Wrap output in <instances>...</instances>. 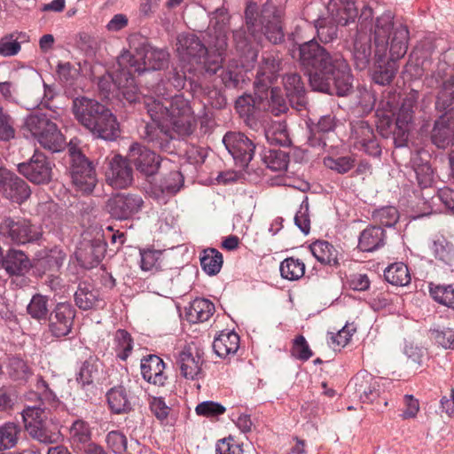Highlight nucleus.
Returning a JSON list of instances; mask_svg holds the SVG:
<instances>
[{
    "label": "nucleus",
    "mask_w": 454,
    "mask_h": 454,
    "mask_svg": "<svg viewBox=\"0 0 454 454\" xmlns=\"http://www.w3.org/2000/svg\"><path fill=\"white\" fill-rule=\"evenodd\" d=\"M239 348V336L234 332H222L215 338L213 348L215 354L222 358H226L237 353Z\"/></svg>",
    "instance_id": "nucleus-33"
},
{
    "label": "nucleus",
    "mask_w": 454,
    "mask_h": 454,
    "mask_svg": "<svg viewBox=\"0 0 454 454\" xmlns=\"http://www.w3.org/2000/svg\"><path fill=\"white\" fill-rule=\"evenodd\" d=\"M21 34L17 36L15 34H11L0 39V55L4 57H12L19 53L20 51V43L18 39Z\"/></svg>",
    "instance_id": "nucleus-60"
},
{
    "label": "nucleus",
    "mask_w": 454,
    "mask_h": 454,
    "mask_svg": "<svg viewBox=\"0 0 454 454\" xmlns=\"http://www.w3.org/2000/svg\"><path fill=\"white\" fill-rule=\"evenodd\" d=\"M264 109L270 111L274 115H279L288 109L286 100L278 88H271L270 99L266 102L264 101Z\"/></svg>",
    "instance_id": "nucleus-53"
},
{
    "label": "nucleus",
    "mask_w": 454,
    "mask_h": 454,
    "mask_svg": "<svg viewBox=\"0 0 454 454\" xmlns=\"http://www.w3.org/2000/svg\"><path fill=\"white\" fill-rule=\"evenodd\" d=\"M107 401L115 413L127 412L131 409L126 389L123 387H113L107 393Z\"/></svg>",
    "instance_id": "nucleus-41"
},
{
    "label": "nucleus",
    "mask_w": 454,
    "mask_h": 454,
    "mask_svg": "<svg viewBox=\"0 0 454 454\" xmlns=\"http://www.w3.org/2000/svg\"><path fill=\"white\" fill-rule=\"evenodd\" d=\"M431 141L439 149H446L454 144V119L441 115L434 121Z\"/></svg>",
    "instance_id": "nucleus-28"
},
{
    "label": "nucleus",
    "mask_w": 454,
    "mask_h": 454,
    "mask_svg": "<svg viewBox=\"0 0 454 454\" xmlns=\"http://www.w3.org/2000/svg\"><path fill=\"white\" fill-rule=\"evenodd\" d=\"M390 11L377 16L373 27L374 59L373 81L380 85L392 82L397 72L396 61L407 52L409 30L406 25L394 20Z\"/></svg>",
    "instance_id": "nucleus-2"
},
{
    "label": "nucleus",
    "mask_w": 454,
    "mask_h": 454,
    "mask_svg": "<svg viewBox=\"0 0 454 454\" xmlns=\"http://www.w3.org/2000/svg\"><path fill=\"white\" fill-rule=\"evenodd\" d=\"M26 429L32 438L45 444L58 442L61 438V434L57 427L53 430H50L47 428L45 421L39 424L27 423Z\"/></svg>",
    "instance_id": "nucleus-38"
},
{
    "label": "nucleus",
    "mask_w": 454,
    "mask_h": 454,
    "mask_svg": "<svg viewBox=\"0 0 454 454\" xmlns=\"http://www.w3.org/2000/svg\"><path fill=\"white\" fill-rule=\"evenodd\" d=\"M223 143L239 167L245 168L252 160L255 145L244 134L229 132L223 137Z\"/></svg>",
    "instance_id": "nucleus-13"
},
{
    "label": "nucleus",
    "mask_w": 454,
    "mask_h": 454,
    "mask_svg": "<svg viewBox=\"0 0 454 454\" xmlns=\"http://www.w3.org/2000/svg\"><path fill=\"white\" fill-rule=\"evenodd\" d=\"M414 108V100L406 98L396 114H394L391 106L389 110H377L378 129L383 137L392 135L396 147L405 146L408 142L413 124Z\"/></svg>",
    "instance_id": "nucleus-5"
},
{
    "label": "nucleus",
    "mask_w": 454,
    "mask_h": 454,
    "mask_svg": "<svg viewBox=\"0 0 454 454\" xmlns=\"http://www.w3.org/2000/svg\"><path fill=\"white\" fill-rule=\"evenodd\" d=\"M106 180L111 186L117 189L129 186L133 181V170L128 160L120 155L113 157L109 161Z\"/></svg>",
    "instance_id": "nucleus-24"
},
{
    "label": "nucleus",
    "mask_w": 454,
    "mask_h": 454,
    "mask_svg": "<svg viewBox=\"0 0 454 454\" xmlns=\"http://www.w3.org/2000/svg\"><path fill=\"white\" fill-rule=\"evenodd\" d=\"M105 106L95 99L79 97L73 100L72 111L77 121L88 129L95 123L94 120L100 115Z\"/></svg>",
    "instance_id": "nucleus-23"
},
{
    "label": "nucleus",
    "mask_w": 454,
    "mask_h": 454,
    "mask_svg": "<svg viewBox=\"0 0 454 454\" xmlns=\"http://www.w3.org/2000/svg\"><path fill=\"white\" fill-rule=\"evenodd\" d=\"M279 270L282 278L294 281L303 277L305 273V265L299 259L289 257L280 263Z\"/></svg>",
    "instance_id": "nucleus-46"
},
{
    "label": "nucleus",
    "mask_w": 454,
    "mask_h": 454,
    "mask_svg": "<svg viewBox=\"0 0 454 454\" xmlns=\"http://www.w3.org/2000/svg\"><path fill=\"white\" fill-rule=\"evenodd\" d=\"M310 251L315 258L323 264H336L337 251L327 241H317L310 246Z\"/></svg>",
    "instance_id": "nucleus-44"
},
{
    "label": "nucleus",
    "mask_w": 454,
    "mask_h": 454,
    "mask_svg": "<svg viewBox=\"0 0 454 454\" xmlns=\"http://www.w3.org/2000/svg\"><path fill=\"white\" fill-rule=\"evenodd\" d=\"M70 439L74 443H88L91 440V428L83 419H75L69 428Z\"/></svg>",
    "instance_id": "nucleus-47"
},
{
    "label": "nucleus",
    "mask_w": 454,
    "mask_h": 454,
    "mask_svg": "<svg viewBox=\"0 0 454 454\" xmlns=\"http://www.w3.org/2000/svg\"><path fill=\"white\" fill-rule=\"evenodd\" d=\"M430 338L444 348H450L454 344V330L451 328L432 329Z\"/></svg>",
    "instance_id": "nucleus-62"
},
{
    "label": "nucleus",
    "mask_w": 454,
    "mask_h": 454,
    "mask_svg": "<svg viewBox=\"0 0 454 454\" xmlns=\"http://www.w3.org/2000/svg\"><path fill=\"white\" fill-rule=\"evenodd\" d=\"M372 16V8L364 7L360 16V27L354 42L353 59L356 67L359 70L365 69L372 59L371 40L368 35L363 32L366 27L364 21Z\"/></svg>",
    "instance_id": "nucleus-14"
},
{
    "label": "nucleus",
    "mask_w": 454,
    "mask_h": 454,
    "mask_svg": "<svg viewBox=\"0 0 454 454\" xmlns=\"http://www.w3.org/2000/svg\"><path fill=\"white\" fill-rule=\"evenodd\" d=\"M129 160L145 176L154 175L160 167V157L138 144H133L129 152Z\"/></svg>",
    "instance_id": "nucleus-22"
},
{
    "label": "nucleus",
    "mask_w": 454,
    "mask_h": 454,
    "mask_svg": "<svg viewBox=\"0 0 454 454\" xmlns=\"http://www.w3.org/2000/svg\"><path fill=\"white\" fill-rule=\"evenodd\" d=\"M75 310L67 302L58 303L50 317L49 329L53 336L61 338L72 330Z\"/></svg>",
    "instance_id": "nucleus-19"
},
{
    "label": "nucleus",
    "mask_w": 454,
    "mask_h": 454,
    "mask_svg": "<svg viewBox=\"0 0 454 454\" xmlns=\"http://www.w3.org/2000/svg\"><path fill=\"white\" fill-rule=\"evenodd\" d=\"M264 162L273 171H284L288 166V154L281 150H270L264 155Z\"/></svg>",
    "instance_id": "nucleus-52"
},
{
    "label": "nucleus",
    "mask_w": 454,
    "mask_h": 454,
    "mask_svg": "<svg viewBox=\"0 0 454 454\" xmlns=\"http://www.w3.org/2000/svg\"><path fill=\"white\" fill-rule=\"evenodd\" d=\"M39 229L23 217L5 216L0 222V238L6 242L24 245L38 240Z\"/></svg>",
    "instance_id": "nucleus-11"
},
{
    "label": "nucleus",
    "mask_w": 454,
    "mask_h": 454,
    "mask_svg": "<svg viewBox=\"0 0 454 454\" xmlns=\"http://www.w3.org/2000/svg\"><path fill=\"white\" fill-rule=\"evenodd\" d=\"M20 432V427L13 422L0 427V451L14 447Z\"/></svg>",
    "instance_id": "nucleus-50"
},
{
    "label": "nucleus",
    "mask_w": 454,
    "mask_h": 454,
    "mask_svg": "<svg viewBox=\"0 0 454 454\" xmlns=\"http://www.w3.org/2000/svg\"><path fill=\"white\" fill-rule=\"evenodd\" d=\"M223 262L222 254L215 248L204 250L200 257L201 267L209 276L216 275L220 271Z\"/></svg>",
    "instance_id": "nucleus-45"
},
{
    "label": "nucleus",
    "mask_w": 454,
    "mask_h": 454,
    "mask_svg": "<svg viewBox=\"0 0 454 454\" xmlns=\"http://www.w3.org/2000/svg\"><path fill=\"white\" fill-rule=\"evenodd\" d=\"M429 291L435 301L454 309V288L452 286H431Z\"/></svg>",
    "instance_id": "nucleus-54"
},
{
    "label": "nucleus",
    "mask_w": 454,
    "mask_h": 454,
    "mask_svg": "<svg viewBox=\"0 0 454 454\" xmlns=\"http://www.w3.org/2000/svg\"><path fill=\"white\" fill-rule=\"evenodd\" d=\"M30 267L27 256L20 250L11 249L5 257L0 260V268H4L10 275H20Z\"/></svg>",
    "instance_id": "nucleus-32"
},
{
    "label": "nucleus",
    "mask_w": 454,
    "mask_h": 454,
    "mask_svg": "<svg viewBox=\"0 0 454 454\" xmlns=\"http://www.w3.org/2000/svg\"><path fill=\"white\" fill-rule=\"evenodd\" d=\"M106 442L115 454H124L127 451V438L119 431H111L106 435Z\"/></svg>",
    "instance_id": "nucleus-63"
},
{
    "label": "nucleus",
    "mask_w": 454,
    "mask_h": 454,
    "mask_svg": "<svg viewBox=\"0 0 454 454\" xmlns=\"http://www.w3.org/2000/svg\"><path fill=\"white\" fill-rule=\"evenodd\" d=\"M412 168L416 175L418 184L421 188L430 187L434 182V171L427 160H422L416 154L411 159Z\"/></svg>",
    "instance_id": "nucleus-42"
},
{
    "label": "nucleus",
    "mask_w": 454,
    "mask_h": 454,
    "mask_svg": "<svg viewBox=\"0 0 454 454\" xmlns=\"http://www.w3.org/2000/svg\"><path fill=\"white\" fill-rule=\"evenodd\" d=\"M266 37L273 43H280L284 38L280 12L271 3L259 6L249 2L245 10V27L233 31V42L236 49L242 54L252 53L254 43H259Z\"/></svg>",
    "instance_id": "nucleus-4"
},
{
    "label": "nucleus",
    "mask_w": 454,
    "mask_h": 454,
    "mask_svg": "<svg viewBox=\"0 0 454 454\" xmlns=\"http://www.w3.org/2000/svg\"><path fill=\"white\" fill-rule=\"evenodd\" d=\"M329 17L336 24L346 26L357 16L355 3L351 0H330L327 5Z\"/></svg>",
    "instance_id": "nucleus-30"
},
{
    "label": "nucleus",
    "mask_w": 454,
    "mask_h": 454,
    "mask_svg": "<svg viewBox=\"0 0 454 454\" xmlns=\"http://www.w3.org/2000/svg\"><path fill=\"white\" fill-rule=\"evenodd\" d=\"M327 168L344 174L349 171L354 166V160L349 156L339 157L337 159L327 158L325 160Z\"/></svg>",
    "instance_id": "nucleus-64"
},
{
    "label": "nucleus",
    "mask_w": 454,
    "mask_h": 454,
    "mask_svg": "<svg viewBox=\"0 0 454 454\" xmlns=\"http://www.w3.org/2000/svg\"><path fill=\"white\" fill-rule=\"evenodd\" d=\"M68 151L72 164L70 175L72 184L76 191L83 193H90L98 182L97 175L91 162L70 143Z\"/></svg>",
    "instance_id": "nucleus-12"
},
{
    "label": "nucleus",
    "mask_w": 454,
    "mask_h": 454,
    "mask_svg": "<svg viewBox=\"0 0 454 454\" xmlns=\"http://www.w3.org/2000/svg\"><path fill=\"white\" fill-rule=\"evenodd\" d=\"M280 64L281 60L278 54L270 52L262 56L254 82L257 93L263 92L268 85L278 77Z\"/></svg>",
    "instance_id": "nucleus-27"
},
{
    "label": "nucleus",
    "mask_w": 454,
    "mask_h": 454,
    "mask_svg": "<svg viewBox=\"0 0 454 454\" xmlns=\"http://www.w3.org/2000/svg\"><path fill=\"white\" fill-rule=\"evenodd\" d=\"M266 138L270 144L280 146H287L291 144L285 122L272 124L266 131Z\"/></svg>",
    "instance_id": "nucleus-49"
},
{
    "label": "nucleus",
    "mask_w": 454,
    "mask_h": 454,
    "mask_svg": "<svg viewBox=\"0 0 454 454\" xmlns=\"http://www.w3.org/2000/svg\"><path fill=\"white\" fill-rule=\"evenodd\" d=\"M235 108L241 117L249 121L257 110L265 108V103L261 95H258L257 98L244 95L236 100Z\"/></svg>",
    "instance_id": "nucleus-37"
},
{
    "label": "nucleus",
    "mask_w": 454,
    "mask_h": 454,
    "mask_svg": "<svg viewBox=\"0 0 454 454\" xmlns=\"http://www.w3.org/2000/svg\"><path fill=\"white\" fill-rule=\"evenodd\" d=\"M15 137L14 121L10 114L0 106V139L9 141Z\"/></svg>",
    "instance_id": "nucleus-61"
},
{
    "label": "nucleus",
    "mask_w": 454,
    "mask_h": 454,
    "mask_svg": "<svg viewBox=\"0 0 454 454\" xmlns=\"http://www.w3.org/2000/svg\"><path fill=\"white\" fill-rule=\"evenodd\" d=\"M398 211L394 207H385L375 210L372 214V218L382 226L392 227L398 221Z\"/></svg>",
    "instance_id": "nucleus-57"
},
{
    "label": "nucleus",
    "mask_w": 454,
    "mask_h": 454,
    "mask_svg": "<svg viewBox=\"0 0 454 454\" xmlns=\"http://www.w3.org/2000/svg\"><path fill=\"white\" fill-rule=\"evenodd\" d=\"M435 259L447 265H454V245L442 235L434 236L429 245Z\"/></svg>",
    "instance_id": "nucleus-35"
},
{
    "label": "nucleus",
    "mask_w": 454,
    "mask_h": 454,
    "mask_svg": "<svg viewBox=\"0 0 454 454\" xmlns=\"http://www.w3.org/2000/svg\"><path fill=\"white\" fill-rule=\"evenodd\" d=\"M48 301L41 294L34 295L27 305V313L35 319L45 318L48 314Z\"/></svg>",
    "instance_id": "nucleus-56"
},
{
    "label": "nucleus",
    "mask_w": 454,
    "mask_h": 454,
    "mask_svg": "<svg viewBox=\"0 0 454 454\" xmlns=\"http://www.w3.org/2000/svg\"><path fill=\"white\" fill-rule=\"evenodd\" d=\"M114 345L117 356L121 360H126L133 348V341L130 334L125 330H118L114 335Z\"/></svg>",
    "instance_id": "nucleus-51"
},
{
    "label": "nucleus",
    "mask_w": 454,
    "mask_h": 454,
    "mask_svg": "<svg viewBox=\"0 0 454 454\" xmlns=\"http://www.w3.org/2000/svg\"><path fill=\"white\" fill-rule=\"evenodd\" d=\"M114 82L118 85L121 90L123 98L129 102H136L138 100V96L136 92V88L133 87V74H129L128 69L119 67L118 74L113 78Z\"/></svg>",
    "instance_id": "nucleus-40"
},
{
    "label": "nucleus",
    "mask_w": 454,
    "mask_h": 454,
    "mask_svg": "<svg viewBox=\"0 0 454 454\" xmlns=\"http://www.w3.org/2000/svg\"><path fill=\"white\" fill-rule=\"evenodd\" d=\"M215 311V305L207 299L197 298L186 309V318L192 324L207 321Z\"/></svg>",
    "instance_id": "nucleus-34"
},
{
    "label": "nucleus",
    "mask_w": 454,
    "mask_h": 454,
    "mask_svg": "<svg viewBox=\"0 0 454 454\" xmlns=\"http://www.w3.org/2000/svg\"><path fill=\"white\" fill-rule=\"evenodd\" d=\"M164 129L169 126L180 136H189L196 125V119L190 102L182 95H176L168 99V111L166 113Z\"/></svg>",
    "instance_id": "nucleus-10"
},
{
    "label": "nucleus",
    "mask_w": 454,
    "mask_h": 454,
    "mask_svg": "<svg viewBox=\"0 0 454 454\" xmlns=\"http://www.w3.org/2000/svg\"><path fill=\"white\" fill-rule=\"evenodd\" d=\"M76 305L84 310L94 308L98 301V291L88 283H81L74 294Z\"/></svg>",
    "instance_id": "nucleus-39"
},
{
    "label": "nucleus",
    "mask_w": 454,
    "mask_h": 454,
    "mask_svg": "<svg viewBox=\"0 0 454 454\" xmlns=\"http://www.w3.org/2000/svg\"><path fill=\"white\" fill-rule=\"evenodd\" d=\"M55 118L53 115L35 113L29 114L24 122L25 129L29 131L43 148L52 153L60 152L66 146L63 134L51 120Z\"/></svg>",
    "instance_id": "nucleus-7"
},
{
    "label": "nucleus",
    "mask_w": 454,
    "mask_h": 454,
    "mask_svg": "<svg viewBox=\"0 0 454 454\" xmlns=\"http://www.w3.org/2000/svg\"><path fill=\"white\" fill-rule=\"evenodd\" d=\"M169 53L164 49L154 48L150 44L143 43L130 51H123L117 59L118 67L128 69L131 74H142L146 71L161 70L168 67Z\"/></svg>",
    "instance_id": "nucleus-6"
},
{
    "label": "nucleus",
    "mask_w": 454,
    "mask_h": 454,
    "mask_svg": "<svg viewBox=\"0 0 454 454\" xmlns=\"http://www.w3.org/2000/svg\"><path fill=\"white\" fill-rule=\"evenodd\" d=\"M299 61L309 73L314 90L346 96L352 89L350 68L339 54L331 55L315 40L299 46Z\"/></svg>",
    "instance_id": "nucleus-1"
},
{
    "label": "nucleus",
    "mask_w": 454,
    "mask_h": 454,
    "mask_svg": "<svg viewBox=\"0 0 454 454\" xmlns=\"http://www.w3.org/2000/svg\"><path fill=\"white\" fill-rule=\"evenodd\" d=\"M106 245L101 238L84 239L77 248L75 255L81 265L90 269L96 267L104 258Z\"/></svg>",
    "instance_id": "nucleus-25"
},
{
    "label": "nucleus",
    "mask_w": 454,
    "mask_h": 454,
    "mask_svg": "<svg viewBox=\"0 0 454 454\" xmlns=\"http://www.w3.org/2000/svg\"><path fill=\"white\" fill-rule=\"evenodd\" d=\"M98 361L94 358L86 360L81 366L77 374V381L82 386L90 385L93 382L98 373Z\"/></svg>",
    "instance_id": "nucleus-55"
},
{
    "label": "nucleus",
    "mask_w": 454,
    "mask_h": 454,
    "mask_svg": "<svg viewBox=\"0 0 454 454\" xmlns=\"http://www.w3.org/2000/svg\"><path fill=\"white\" fill-rule=\"evenodd\" d=\"M283 83L291 105L301 111L307 104L305 87L301 75L296 73L287 74L283 78Z\"/></svg>",
    "instance_id": "nucleus-29"
},
{
    "label": "nucleus",
    "mask_w": 454,
    "mask_h": 454,
    "mask_svg": "<svg viewBox=\"0 0 454 454\" xmlns=\"http://www.w3.org/2000/svg\"><path fill=\"white\" fill-rule=\"evenodd\" d=\"M385 233L381 227L372 226L364 230L358 241V247L364 252H372L384 244Z\"/></svg>",
    "instance_id": "nucleus-36"
},
{
    "label": "nucleus",
    "mask_w": 454,
    "mask_h": 454,
    "mask_svg": "<svg viewBox=\"0 0 454 454\" xmlns=\"http://www.w3.org/2000/svg\"><path fill=\"white\" fill-rule=\"evenodd\" d=\"M202 353L193 347L184 348L178 355L177 364L181 374L187 380H195L202 373Z\"/></svg>",
    "instance_id": "nucleus-26"
},
{
    "label": "nucleus",
    "mask_w": 454,
    "mask_h": 454,
    "mask_svg": "<svg viewBox=\"0 0 454 454\" xmlns=\"http://www.w3.org/2000/svg\"><path fill=\"white\" fill-rule=\"evenodd\" d=\"M183 181V176L180 172L171 171L160 182V188L164 193L175 194L179 191Z\"/></svg>",
    "instance_id": "nucleus-59"
},
{
    "label": "nucleus",
    "mask_w": 454,
    "mask_h": 454,
    "mask_svg": "<svg viewBox=\"0 0 454 454\" xmlns=\"http://www.w3.org/2000/svg\"><path fill=\"white\" fill-rule=\"evenodd\" d=\"M347 391L353 399L372 403L380 395L379 380L367 372H360L351 380Z\"/></svg>",
    "instance_id": "nucleus-15"
},
{
    "label": "nucleus",
    "mask_w": 454,
    "mask_h": 454,
    "mask_svg": "<svg viewBox=\"0 0 454 454\" xmlns=\"http://www.w3.org/2000/svg\"><path fill=\"white\" fill-rule=\"evenodd\" d=\"M384 277L393 286H403L411 281L408 267L403 262L389 265L384 271Z\"/></svg>",
    "instance_id": "nucleus-43"
},
{
    "label": "nucleus",
    "mask_w": 454,
    "mask_h": 454,
    "mask_svg": "<svg viewBox=\"0 0 454 454\" xmlns=\"http://www.w3.org/2000/svg\"><path fill=\"white\" fill-rule=\"evenodd\" d=\"M93 125L88 128V131L96 138L104 140H114L120 134V125L116 116L106 106L100 112Z\"/></svg>",
    "instance_id": "nucleus-21"
},
{
    "label": "nucleus",
    "mask_w": 454,
    "mask_h": 454,
    "mask_svg": "<svg viewBox=\"0 0 454 454\" xmlns=\"http://www.w3.org/2000/svg\"><path fill=\"white\" fill-rule=\"evenodd\" d=\"M227 20L222 15L220 20H211L207 35L209 37L207 49L194 35L180 34L176 37V52L183 63L192 66L201 65L205 72L210 75L223 67V55L227 48Z\"/></svg>",
    "instance_id": "nucleus-3"
},
{
    "label": "nucleus",
    "mask_w": 454,
    "mask_h": 454,
    "mask_svg": "<svg viewBox=\"0 0 454 454\" xmlns=\"http://www.w3.org/2000/svg\"><path fill=\"white\" fill-rule=\"evenodd\" d=\"M37 392H29L27 398L35 401V404H29L22 411V419L27 427V423H43L47 419V411L55 407L59 403L57 395L49 387V385L43 379L36 382Z\"/></svg>",
    "instance_id": "nucleus-9"
},
{
    "label": "nucleus",
    "mask_w": 454,
    "mask_h": 454,
    "mask_svg": "<svg viewBox=\"0 0 454 454\" xmlns=\"http://www.w3.org/2000/svg\"><path fill=\"white\" fill-rule=\"evenodd\" d=\"M141 373L149 383L162 386L167 379L164 374L165 364L163 360L155 355H150L141 360Z\"/></svg>",
    "instance_id": "nucleus-31"
},
{
    "label": "nucleus",
    "mask_w": 454,
    "mask_h": 454,
    "mask_svg": "<svg viewBox=\"0 0 454 454\" xmlns=\"http://www.w3.org/2000/svg\"><path fill=\"white\" fill-rule=\"evenodd\" d=\"M144 105L156 126L146 125L142 136L155 147L163 149L168 144V135L164 130V123H166L167 116L166 113L168 111V99L164 98V100H161L153 96H145Z\"/></svg>",
    "instance_id": "nucleus-8"
},
{
    "label": "nucleus",
    "mask_w": 454,
    "mask_h": 454,
    "mask_svg": "<svg viewBox=\"0 0 454 454\" xmlns=\"http://www.w3.org/2000/svg\"><path fill=\"white\" fill-rule=\"evenodd\" d=\"M140 268L143 271H153L158 269L161 253L157 250L140 251Z\"/></svg>",
    "instance_id": "nucleus-58"
},
{
    "label": "nucleus",
    "mask_w": 454,
    "mask_h": 454,
    "mask_svg": "<svg viewBox=\"0 0 454 454\" xmlns=\"http://www.w3.org/2000/svg\"><path fill=\"white\" fill-rule=\"evenodd\" d=\"M143 203L139 195L118 193L108 200L106 208L114 218L125 220L137 214L142 208Z\"/></svg>",
    "instance_id": "nucleus-16"
},
{
    "label": "nucleus",
    "mask_w": 454,
    "mask_h": 454,
    "mask_svg": "<svg viewBox=\"0 0 454 454\" xmlns=\"http://www.w3.org/2000/svg\"><path fill=\"white\" fill-rule=\"evenodd\" d=\"M18 170L30 182L37 184L49 183L52 177L51 164L42 153H35L29 161L20 163Z\"/></svg>",
    "instance_id": "nucleus-18"
},
{
    "label": "nucleus",
    "mask_w": 454,
    "mask_h": 454,
    "mask_svg": "<svg viewBox=\"0 0 454 454\" xmlns=\"http://www.w3.org/2000/svg\"><path fill=\"white\" fill-rule=\"evenodd\" d=\"M0 192L4 197L18 204L23 203L31 194L28 184L6 168H0Z\"/></svg>",
    "instance_id": "nucleus-17"
},
{
    "label": "nucleus",
    "mask_w": 454,
    "mask_h": 454,
    "mask_svg": "<svg viewBox=\"0 0 454 454\" xmlns=\"http://www.w3.org/2000/svg\"><path fill=\"white\" fill-rule=\"evenodd\" d=\"M351 139L356 148L364 150L371 156H379L381 148L376 140L372 128L364 121H358L352 124Z\"/></svg>",
    "instance_id": "nucleus-20"
},
{
    "label": "nucleus",
    "mask_w": 454,
    "mask_h": 454,
    "mask_svg": "<svg viewBox=\"0 0 454 454\" xmlns=\"http://www.w3.org/2000/svg\"><path fill=\"white\" fill-rule=\"evenodd\" d=\"M339 25L334 23L329 16L315 20L317 35L325 43L332 42L337 37V26Z\"/></svg>",
    "instance_id": "nucleus-48"
}]
</instances>
